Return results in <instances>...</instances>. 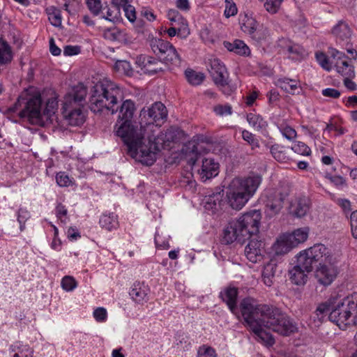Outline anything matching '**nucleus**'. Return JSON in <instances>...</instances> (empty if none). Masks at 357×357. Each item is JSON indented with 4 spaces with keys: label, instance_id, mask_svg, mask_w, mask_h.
<instances>
[{
    "label": "nucleus",
    "instance_id": "f257e3e1",
    "mask_svg": "<svg viewBox=\"0 0 357 357\" xmlns=\"http://www.w3.org/2000/svg\"><path fill=\"white\" fill-rule=\"evenodd\" d=\"M89 108L93 113L106 109L114 114L118 113L119 120L115 125V132L126 146L128 153L136 160L146 166L155 161V153L151 146L143 143V133L137 125L132 122L136 110L135 102L123 100V93L116 84L106 81L97 83L91 91Z\"/></svg>",
    "mask_w": 357,
    "mask_h": 357
},
{
    "label": "nucleus",
    "instance_id": "f03ea898",
    "mask_svg": "<svg viewBox=\"0 0 357 357\" xmlns=\"http://www.w3.org/2000/svg\"><path fill=\"white\" fill-rule=\"evenodd\" d=\"M241 314L251 331L269 346L275 344L273 335L264 328L283 336H289L298 331L297 324L280 309L265 304L255 305L248 298L240 303Z\"/></svg>",
    "mask_w": 357,
    "mask_h": 357
},
{
    "label": "nucleus",
    "instance_id": "7ed1b4c3",
    "mask_svg": "<svg viewBox=\"0 0 357 357\" xmlns=\"http://www.w3.org/2000/svg\"><path fill=\"white\" fill-rule=\"evenodd\" d=\"M261 219V212L253 210L229 222L223 231L222 243L228 245L236 241L243 245L249 240L245 254L250 261L257 262L261 258L264 249L263 243L257 240Z\"/></svg>",
    "mask_w": 357,
    "mask_h": 357
},
{
    "label": "nucleus",
    "instance_id": "20e7f679",
    "mask_svg": "<svg viewBox=\"0 0 357 357\" xmlns=\"http://www.w3.org/2000/svg\"><path fill=\"white\" fill-rule=\"evenodd\" d=\"M261 182V177L259 175L234 178L227 191L229 206L234 210H241L253 196Z\"/></svg>",
    "mask_w": 357,
    "mask_h": 357
},
{
    "label": "nucleus",
    "instance_id": "39448f33",
    "mask_svg": "<svg viewBox=\"0 0 357 357\" xmlns=\"http://www.w3.org/2000/svg\"><path fill=\"white\" fill-rule=\"evenodd\" d=\"M86 94V87L82 83H79L65 96L62 113L68 125L80 126L85 122L86 116L82 107Z\"/></svg>",
    "mask_w": 357,
    "mask_h": 357
},
{
    "label": "nucleus",
    "instance_id": "423d86ee",
    "mask_svg": "<svg viewBox=\"0 0 357 357\" xmlns=\"http://www.w3.org/2000/svg\"><path fill=\"white\" fill-rule=\"evenodd\" d=\"M42 100L40 93L33 87L24 90L17 98V102L13 107L10 108L12 112H15L22 107L19 113L20 118H27L30 123L44 126L41 114Z\"/></svg>",
    "mask_w": 357,
    "mask_h": 357
},
{
    "label": "nucleus",
    "instance_id": "0eeeda50",
    "mask_svg": "<svg viewBox=\"0 0 357 357\" xmlns=\"http://www.w3.org/2000/svg\"><path fill=\"white\" fill-rule=\"evenodd\" d=\"M353 314L357 315V292L353 293L337 305L332 307L328 319L342 328L350 324V318Z\"/></svg>",
    "mask_w": 357,
    "mask_h": 357
},
{
    "label": "nucleus",
    "instance_id": "6e6552de",
    "mask_svg": "<svg viewBox=\"0 0 357 357\" xmlns=\"http://www.w3.org/2000/svg\"><path fill=\"white\" fill-rule=\"evenodd\" d=\"M167 111L161 102H156L151 107L142 108L139 114V130L143 133V143L145 144L148 135L153 132L154 123L167 117Z\"/></svg>",
    "mask_w": 357,
    "mask_h": 357
},
{
    "label": "nucleus",
    "instance_id": "1a4fd4ad",
    "mask_svg": "<svg viewBox=\"0 0 357 357\" xmlns=\"http://www.w3.org/2000/svg\"><path fill=\"white\" fill-rule=\"evenodd\" d=\"M208 72L215 84L220 87L225 94H230L231 90L228 86L229 77L224 63L216 58L209 59Z\"/></svg>",
    "mask_w": 357,
    "mask_h": 357
},
{
    "label": "nucleus",
    "instance_id": "9d476101",
    "mask_svg": "<svg viewBox=\"0 0 357 357\" xmlns=\"http://www.w3.org/2000/svg\"><path fill=\"white\" fill-rule=\"evenodd\" d=\"M183 135V131L179 128L171 127L164 135H161V137L158 135L156 137L153 132L151 135H148L146 138L145 144L147 145L148 147L151 146V149L154 151L155 157L156 158L158 152L160 150V146L162 145L163 142H178Z\"/></svg>",
    "mask_w": 357,
    "mask_h": 357
},
{
    "label": "nucleus",
    "instance_id": "9b49d317",
    "mask_svg": "<svg viewBox=\"0 0 357 357\" xmlns=\"http://www.w3.org/2000/svg\"><path fill=\"white\" fill-rule=\"evenodd\" d=\"M58 96L56 95L55 91L52 89L46 88V128H47L50 125H53L52 130L55 126L54 125V122L57 123V116L56 113L58 110Z\"/></svg>",
    "mask_w": 357,
    "mask_h": 357
},
{
    "label": "nucleus",
    "instance_id": "f8f14e48",
    "mask_svg": "<svg viewBox=\"0 0 357 357\" xmlns=\"http://www.w3.org/2000/svg\"><path fill=\"white\" fill-rule=\"evenodd\" d=\"M305 250L317 266L331 263L332 256L329 249L324 244H315Z\"/></svg>",
    "mask_w": 357,
    "mask_h": 357
},
{
    "label": "nucleus",
    "instance_id": "ddd939ff",
    "mask_svg": "<svg viewBox=\"0 0 357 357\" xmlns=\"http://www.w3.org/2000/svg\"><path fill=\"white\" fill-rule=\"evenodd\" d=\"M224 191L223 190L213 192L208 196H206L203 200L204 208L211 212V214H216L221 212L225 205V202L223 199Z\"/></svg>",
    "mask_w": 357,
    "mask_h": 357
},
{
    "label": "nucleus",
    "instance_id": "4468645a",
    "mask_svg": "<svg viewBox=\"0 0 357 357\" xmlns=\"http://www.w3.org/2000/svg\"><path fill=\"white\" fill-rule=\"evenodd\" d=\"M291 192V184L287 182H281L276 192L275 197L267 206L273 212L278 213L282 208L284 201L290 195Z\"/></svg>",
    "mask_w": 357,
    "mask_h": 357
},
{
    "label": "nucleus",
    "instance_id": "2eb2a0df",
    "mask_svg": "<svg viewBox=\"0 0 357 357\" xmlns=\"http://www.w3.org/2000/svg\"><path fill=\"white\" fill-rule=\"evenodd\" d=\"M337 274V268L331 264V262L317 266L315 271V278L320 284L324 286L331 284Z\"/></svg>",
    "mask_w": 357,
    "mask_h": 357
},
{
    "label": "nucleus",
    "instance_id": "dca6fc26",
    "mask_svg": "<svg viewBox=\"0 0 357 357\" xmlns=\"http://www.w3.org/2000/svg\"><path fill=\"white\" fill-rule=\"evenodd\" d=\"M311 202L308 197L303 196L291 200L289 206V212L296 218L304 217L309 211Z\"/></svg>",
    "mask_w": 357,
    "mask_h": 357
},
{
    "label": "nucleus",
    "instance_id": "f3484780",
    "mask_svg": "<svg viewBox=\"0 0 357 357\" xmlns=\"http://www.w3.org/2000/svg\"><path fill=\"white\" fill-rule=\"evenodd\" d=\"M202 150V145L196 143L195 141H190L183 146L182 152L185 155L188 163L194 167L196 162L201 157Z\"/></svg>",
    "mask_w": 357,
    "mask_h": 357
},
{
    "label": "nucleus",
    "instance_id": "a211bd4d",
    "mask_svg": "<svg viewBox=\"0 0 357 357\" xmlns=\"http://www.w3.org/2000/svg\"><path fill=\"white\" fill-rule=\"evenodd\" d=\"M219 164L213 158H206L202 159V165L198 173L202 181H206L218 174Z\"/></svg>",
    "mask_w": 357,
    "mask_h": 357
},
{
    "label": "nucleus",
    "instance_id": "6ab92c4d",
    "mask_svg": "<svg viewBox=\"0 0 357 357\" xmlns=\"http://www.w3.org/2000/svg\"><path fill=\"white\" fill-rule=\"evenodd\" d=\"M137 63L142 66V69L149 74H155L163 71L162 63L156 58L150 56H141Z\"/></svg>",
    "mask_w": 357,
    "mask_h": 357
},
{
    "label": "nucleus",
    "instance_id": "aec40b11",
    "mask_svg": "<svg viewBox=\"0 0 357 357\" xmlns=\"http://www.w3.org/2000/svg\"><path fill=\"white\" fill-rule=\"evenodd\" d=\"M237 296L238 289L234 287H227L220 294V298L226 303L231 312L236 315L238 314Z\"/></svg>",
    "mask_w": 357,
    "mask_h": 357
},
{
    "label": "nucleus",
    "instance_id": "412c9836",
    "mask_svg": "<svg viewBox=\"0 0 357 357\" xmlns=\"http://www.w3.org/2000/svg\"><path fill=\"white\" fill-rule=\"evenodd\" d=\"M280 272L278 268L277 259L272 258L264 267L262 271V280L264 283L271 287L275 280V275Z\"/></svg>",
    "mask_w": 357,
    "mask_h": 357
},
{
    "label": "nucleus",
    "instance_id": "4be33fe9",
    "mask_svg": "<svg viewBox=\"0 0 357 357\" xmlns=\"http://www.w3.org/2000/svg\"><path fill=\"white\" fill-rule=\"evenodd\" d=\"M288 239L287 235L284 234L277 240L273 246L274 252L273 258L276 259L277 257L283 256L295 248L290 241H287Z\"/></svg>",
    "mask_w": 357,
    "mask_h": 357
},
{
    "label": "nucleus",
    "instance_id": "5701e85b",
    "mask_svg": "<svg viewBox=\"0 0 357 357\" xmlns=\"http://www.w3.org/2000/svg\"><path fill=\"white\" fill-rule=\"evenodd\" d=\"M224 47L230 52H234L241 56H249L250 50L248 46L241 40H235L233 43L224 41Z\"/></svg>",
    "mask_w": 357,
    "mask_h": 357
},
{
    "label": "nucleus",
    "instance_id": "b1692460",
    "mask_svg": "<svg viewBox=\"0 0 357 357\" xmlns=\"http://www.w3.org/2000/svg\"><path fill=\"white\" fill-rule=\"evenodd\" d=\"M171 43L168 41H165L162 39L153 38L149 40V45L153 53L158 55L160 58L166 54L167 50L171 47Z\"/></svg>",
    "mask_w": 357,
    "mask_h": 357
},
{
    "label": "nucleus",
    "instance_id": "393cba45",
    "mask_svg": "<svg viewBox=\"0 0 357 357\" xmlns=\"http://www.w3.org/2000/svg\"><path fill=\"white\" fill-rule=\"evenodd\" d=\"M289 275L291 281L296 285L304 284L307 280V271L298 264L289 271Z\"/></svg>",
    "mask_w": 357,
    "mask_h": 357
},
{
    "label": "nucleus",
    "instance_id": "a878e982",
    "mask_svg": "<svg viewBox=\"0 0 357 357\" xmlns=\"http://www.w3.org/2000/svg\"><path fill=\"white\" fill-rule=\"evenodd\" d=\"M132 298L137 303L147 301V290L143 287V283L136 282L133 284L132 289L129 292Z\"/></svg>",
    "mask_w": 357,
    "mask_h": 357
},
{
    "label": "nucleus",
    "instance_id": "bb28decb",
    "mask_svg": "<svg viewBox=\"0 0 357 357\" xmlns=\"http://www.w3.org/2000/svg\"><path fill=\"white\" fill-rule=\"evenodd\" d=\"M310 229L308 227L299 228L294 230L291 234H287V241H290L294 247H296L299 243L305 242L309 234Z\"/></svg>",
    "mask_w": 357,
    "mask_h": 357
},
{
    "label": "nucleus",
    "instance_id": "cd10ccee",
    "mask_svg": "<svg viewBox=\"0 0 357 357\" xmlns=\"http://www.w3.org/2000/svg\"><path fill=\"white\" fill-rule=\"evenodd\" d=\"M296 264L304 269V271H307V273L317 268V265L314 262V260L311 259L305 250L301 252L297 256Z\"/></svg>",
    "mask_w": 357,
    "mask_h": 357
},
{
    "label": "nucleus",
    "instance_id": "c85d7f7f",
    "mask_svg": "<svg viewBox=\"0 0 357 357\" xmlns=\"http://www.w3.org/2000/svg\"><path fill=\"white\" fill-rule=\"evenodd\" d=\"M296 264L304 269V271H307V273L317 268V265L314 262V260L311 259L305 250L301 252L297 256Z\"/></svg>",
    "mask_w": 357,
    "mask_h": 357
},
{
    "label": "nucleus",
    "instance_id": "c756f323",
    "mask_svg": "<svg viewBox=\"0 0 357 357\" xmlns=\"http://www.w3.org/2000/svg\"><path fill=\"white\" fill-rule=\"evenodd\" d=\"M332 32L336 38L342 41L347 40L351 36V31L348 24L342 20L333 27Z\"/></svg>",
    "mask_w": 357,
    "mask_h": 357
},
{
    "label": "nucleus",
    "instance_id": "7c9ffc66",
    "mask_svg": "<svg viewBox=\"0 0 357 357\" xmlns=\"http://www.w3.org/2000/svg\"><path fill=\"white\" fill-rule=\"evenodd\" d=\"M276 85L292 95L295 94L296 91L300 88L298 82L296 80L287 77L278 79Z\"/></svg>",
    "mask_w": 357,
    "mask_h": 357
},
{
    "label": "nucleus",
    "instance_id": "2f4dec72",
    "mask_svg": "<svg viewBox=\"0 0 357 357\" xmlns=\"http://www.w3.org/2000/svg\"><path fill=\"white\" fill-rule=\"evenodd\" d=\"M167 55L162 56L164 62L167 65L178 67L180 66L181 60L176 48L171 45V47L167 50Z\"/></svg>",
    "mask_w": 357,
    "mask_h": 357
},
{
    "label": "nucleus",
    "instance_id": "473e14b6",
    "mask_svg": "<svg viewBox=\"0 0 357 357\" xmlns=\"http://www.w3.org/2000/svg\"><path fill=\"white\" fill-rule=\"evenodd\" d=\"M13 53L9 45L0 40V66L8 64L12 61Z\"/></svg>",
    "mask_w": 357,
    "mask_h": 357
},
{
    "label": "nucleus",
    "instance_id": "72a5a7b5",
    "mask_svg": "<svg viewBox=\"0 0 357 357\" xmlns=\"http://www.w3.org/2000/svg\"><path fill=\"white\" fill-rule=\"evenodd\" d=\"M335 66L338 73L344 76L355 77L354 67L346 60L336 61Z\"/></svg>",
    "mask_w": 357,
    "mask_h": 357
},
{
    "label": "nucleus",
    "instance_id": "f704fd0d",
    "mask_svg": "<svg viewBox=\"0 0 357 357\" xmlns=\"http://www.w3.org/2000/svg\"><path fill=\"white\" fill-rule=\"evenodd\" d=\"M259 26V23L252 15H248V13L245 14L242 20L241 29L243 31L250 34L253 32V31H255Z\"/></svg>",
    "mask_w": 357,
    "mask_h": 357
},
{
    "label": "nucleus",
    "instance_id": "c9c22d12",
    "mask_svg": "<svg viewBox=\"0 0 357 357\" xmlns=\"http://www.w3.org/2000/svg\"><path fill=\"white\" fill-rule=\"evenodd\" d=\"M185 75L188 82L194 86L201 84L205 78L203 73H197L191 69L186 70Z\"/></svg>",
    "mask_w": 357,
    "mask_h": 357
},
{
    "label": "nucleus",
    "instance_id": "e433bc0d",
    "mask_svg": "<svg viewBox=\"0 0 357 357\" xmlns=\"http://www.w3.org/2000/svg\"><path fill=\"white\" fill-rule=\"evenodd\" d=\"M46 13L48 15V20L52 25L59 27L61 26V11L54 7L46 9Z\"/></svg>",
    "mask_w": 357,
    "mask_h": 357
},
{
    "label": "nucleus",
    "instance_id": "4c0bfd02",
    "mask_svg": "<svg viewBox=\"0 0 357 357\" xmlns=\"http://www.w3.org/2000/svg\"><path fill=\"white\" fill-rule=\"evenodd\" d=\"M249 35L253 40L259 43L262 40H265L268 36L269 33L267 28L259 26L255 31H253V32Z\"/></svg>",
    "mask_w": 357,
    "mask_h": 357
},
{
    "label": "nucleus",
    "instance_id": "58836bf2",
    "mask_svg": "<svg viewBox=\"0 0 357 357\" xmlns=\"http://www.w3.org/2000/svg\"><path fill=\"white\" fill-rule=\"evenodd\" d=\"M77 286V283L75 278L70 275H66L61 280L62 288L67 291H70L75 289Z\"/></svg>",
    "mask_w": 357,
    "mask_h": 357
},
{
    "label": "nucleus",
    "instance_id": "ea45409f",
    "mask_svg": "<svg viewBox=\"0 0 357 357\" xmlns=\"http://www.w3.org/2000/svg\"><path fill=\"white\" fill-rule=\"evenodd\" d=\"M243 139L251 146L252 150L259 147V141L255 135L248 130H244L242 132Z\"/></svg>",
    "mask_w": 357,
    "mask_h": 357
},
{
    "label": "nucleus",
    "instance_id": "a19ab883",
    "mask_svg": "<svg viewBox=\"0 0 357 357\" xmlns=\"http://www.w3.org/2000/svg\"><path fill=\"white\" fill-rule=\"evenodd\" d=\"M170 37H173L176 34L181 38H185L189 33V29L187 25H183L182 28L171 27L167 31Z\"/></svg>",
    "mask_w": 357,
    "mask_h": 357
},
{
    "label": "nucleus",
    "instance_id": "79ce46f5",
    "mask_svg": "<svg viewBox=\"0 0 357 357\" xmlns=\"http://www.w3.org/2000/svg\"><path fill=\"white\" fill-rule=\"evenodd\" d=\"M114 68L116 70L126 75H130L132 73L131 66L126 61H117L115 63Z\"/></svg>",
    "mask_w": 357,
    "mask_h": 357
},
{
    "label": "nucleus",
    "instance_id": "37998d69",
    "mask_svg": "<svg viewBox=\"0 0 357 357\" xmlns=\"http://www.w3.org/2000/svg\"><path fill=\"white\" fill-rule=\"evenodd\" d=\"M56 183L61 187H68L73 183V180L65 172H59L56 176Z\"/></svg>",
    "mask_w": 357,
    "mask_h": 357
},
{
    "label": "nucleus",
    "instance_id": "c03bdc74",
    "mask_svg": "<svg viewBox=\"0 0 357 357\" xmlns=\"http://www.w3.org/2000/svg\"><path fill=\"white\" fill-rule=\"evenodd\" d=\"M86 4L89 10L94 15H98L102 8L100 0H86Z\"/></svg>",
    "mask_w": 357,
    "mask_h": 357
},
{
    "label": "nucleus",
    "instance_id": "a18cd8bd",
    "mask_svg": "<svg viewBox=\"0 0 357 357\" xmlns=\"http://www.w3.org/2000/svg\"><path fill=\"white\" fill-rule=\"evenodd\" d=\"M115 219L114 215H104L100 219V223L102 227H105L107 230H111L113 227H115Z\"/></svg>",
    "mask_w": 357,
    "mask_h": 357
},
{
    "label": "nucleus",
    "instance_id": "49530a36",
    "mask_svg": "<svg viewBox=\"0 0 357 357\" xmlns=\"http://www.w3.org/2000/svg\"><path fill=\"white\" fill-rule=\"evenodd\" d=\"M237 13V7L233 0H225V15L226 17L234 16Z\"/></svg>",
    "mask_w": 357,
    "mask_h": 357
},
{
    "label": "nucleus",
    "instance_id": "de8ad7c7",
    "mask_svg": "<svg viewBox=\"0 0 357 357\" xmlns=\"http://www.w3.org/2000/svg\"><path fill=\"white\" fill-rule=\"evenodd\" d=\"M198 357H216L215 350L211 347L203 345L200 347L197 351Z\"/></svg>",
    "mask_w": 357,
    "mask_h": 357
},
{
    "label": "nucleus",
    "instance_id": "09e8293b",
    "mask_svg": "<svg viewBox=\"0 0 357 357\" xmlns=\"http://www.w3.org/2000/svg\"><path fill=\"white\" fill-rule=\"evenodd\" d=\"M213 112L219 116L230 115L232 113V108L229 105H217L214 106Z\"/></svg>",
    "mask_w": 357,
    "mask_h": 357
},
{
    "label": "nucleus",
    "instance_id": "8fccbe9b",
    "mask_svg": "<svg viewBox=\"0 0 357 357\" xmlns=\"http://www.w3.org/2000/svg\"><path fill=\"white\" fill-rule=\"evenodd\" d=\"M282 1V0H266L264 6L268 12L275 13L280 6Z\"/></svg>",
    "mask_w": 357,
    "mask_h": 357
},
{
    "label": "nucleus",
    "instance_id": "3c124183",
    "mask_svg": "<svg viewBox=\"0 0 357 357\" xmlns=\"http://www.w3.org/2000/svg\"><path fill=\"white\" fill-rule=\"evenodd\" d=\"M316 58L319 63L324 69L326 70L327 71L331 70V66L329 64L328 58L325 54L323 52L316 53Z\"/></svg>",
    "mask_w": 357,
    "mask_h": 357
},
{
    "label": "nucleus",
    "instance_id": "603ef678",
    "mask_svg": "<svg viewBox=\"0 0 357 357\" xmlns=\"http://www.w3.org/2000/svg\"><path fill=\"white\" fill-rule=\"evenodd\" d=\"M292 149L294 152L303 155H308L311 152L310 149L303 142H298L297 144H295Z\"/></svg>",
    "mask_w": 357,
    "mask_h": 357
},
{
    "label": "nucleus",
    "instance_id": "864d4df0",
    "mask_svg": "<svg viewBox=\"0 0 357 357\" xmlns=\"http://www.w3.org/2000/svg\"><path fill=\"white\" fill-rule=\"evenodd\" d=\"M29 218V213L23 208H20L17 214V220L20 225V230L22 231L24 228V223Z\"/></svg>",
    "mask_w": 357,
    "mask_h": 357
},
{
    "label": "nucleus",
    "instance_id": "5fc2aeb1",
    "mask_svg": "<svg viewBox=\"0 0 357 357\" xmlns=\"http://www.w3.org/2000/svg\"><path fill=\"white\" fill-rule=\"evenodd\" d=\"M123 8V11H124L125 15H126V17L128 18V20L130 22H133L136 19V13H135V8L130 4H128Z\"/></svg>",
    "mask_w": 357,
    "mask_h": 357
},
{
    "label": "nucleus",
    "instance_id": "6e6d98bb",
    "mask_svg": "<svg viewBox=\"0 0 357 357\" xmlns=\"http://www.w3.org/2000/svg\"><path fill=\"white\" fill-rule=\"evenodd\" d=\"M321 93L324 96L331 98H334V99H337V98H340V96L341 95V93L340 91H338L335 89H332V88L325 89L324 90H322Z\"/></svg>",
    "mask_w": 357,
    "mask_h": 357
},
{
    "label": "nucleus",
    "instance_id": "4d7b16f0",
    "mask_svg": "<svg viewBox=\"0 0 357 357\" xmlns=\"http://www.w3.org/2000/svg\"><path fill=\"white\" fill-rule=\"evenodd\" d=\"M350 220L352 235L357 238V210L351 213Z\"/></svg>",
    "mask_w": 357,
    "mask_h": 357
},
{
    "label": "nucleus",
    "instance_id": "13d9d810",
    "mask_svg": "<svg viewBox=\"0 0 357 357\" xmlns=\"http://www.w3.org/2000/svg\"><path fill=\"white\" fill-rule=\"evenodd\" d=\"M93 317L98 321H104L107 318V311L103 307H98L93 312Z\"/></svg>",
    "mask_w": 357,
    "mask_h": 357
},
{
    "label": "nucleus",
    "instance_id": "bf43d9fd",
    "mask_svg": "<svg viewBox=\"0 0 357 357\" xmlns=\"http://www.w3.org/2000/svg\"><path fill=\"white\" fill-rule=\"evenodd\" d=\"M80 52L79 46L66 45L63 49V54L65 56H74Z\"/></svg>",
    "mask_w": 357,
    "mask_h": 357
},
{
    "label": "nucleus",
    "instance_id": "052dcab7",
    "mask_svg": "<svg viewBox=\"0 0 357 357\" xmlns=\"http://www.w3.org/2000/svg\"><path fill=\"white\" fill-rule=\"evenodd\" d=\"M331 308L332 307H331V305L326 303H321L317 307L315 313L321 314L322 317H325L326 314H328V312L330 313Z\"/></svg>",
    "mask_w": 357,
    "mask_h": 357
},
{
    "label": "nucleus",
    "instance_id": "680f3d73",
    "mask_svg": "<svg viewBox=\"0 0 357 357\" xmlns=\"http://www.w3.org/2000/svg\"><path fill=\"white\" fill-rule=\"evenodd\" d=\"M260 117L255 114H249L247 115V120L250 125L253 127L260 128V122H259Z\"/></svg>",
    "mask_w": 357,
    "mask_h": 357
},
{
    "label": "nucleus",
    "instance_id": "e2e57ef3",
    "mask_svg": "<svg viewBox=\"0 0 357 357\" xmlns=\"http://www.w3.org/2000/svg\"><path fill=\"white\" fill-rule=\"evenodd\" d=\"M282 132L283 136L289 140L294 139L296 137V130L289 126L284 128Z\"/></svg>",
    "mask_w": 357,
    "mask_h": 357
},
{
    "label": "nucleus",
    "instance_id": "0e129e2a",
    "mask_svg": "<svg viewBox=\"0 0 357 357\" xmlns=\"http://www.w3.org/2000/svg\"><path fill=\"white\" fill-rule=\"evenodd\" d=\"M329 53L334 59H336V61L344 60V59L348 58L344 52H340L334 48H331Z\"/></svg>",
    "mask_w": 357,
    "mask_h": 357
},
{
    "label": "nucleus",
    "instance_id": "69168bd1",
    "mask_svg": "<svg viewBox=\"0 0 357 357\" xmlns=\"http://www.w3.org/2000/svg\"><path fill=\"white\" fill-rule=\"evenodd\" d=\"M119 11L120 10H117L116 8H114V10L108 8L107 11V15L104 17L107 20L114 22L115 20L119 18Z\"/></svg>",
    "mask_w": 357,
    "mask_h": 357
},
{
    "label": "nucleus",
    "instance_id": "338daca9",
    "mask_svg": "<svg viewBox=\"0 0 357 357\" xmlns=\"http://www.w3.org/2000/svg\"><path fill=\"white\" fill-rule=\"evenodd\" d=\"M50 52L53 56H59L61 53V50L56 45L53 38L50 39Z\"/></svg>",
    "mask_w": 357,
    "mask_h": 357
},
{
    "label": "nucleus",
    "instance_id": "774afa93",
    "mask_svg": "<svg viewBox=\"0 0 357 357\" xmlns=\"http://www.w3.org/2000/svg\"><path fill=\"white\" fill-rule=\"evenodd\" d=\"M176 7L183 11H188L190 8L188 0H176Z\"/></svg>",
    "mask_w": 357,
    "mask_h": 357
}]
</instances>
